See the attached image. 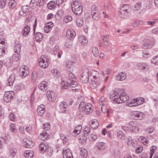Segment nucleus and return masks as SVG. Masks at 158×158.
<instances>
[{"mask_svg": "<svg viewBox=\"0 0 158 158\" xmlns=\"http://www.w3.org/2000/svg\"><path fill=\"white\" fill-rule=\"evenodd\" d=\"M53 52L54 55H57L58 58L61 57V51L59 50V47L58 45H56L53 49Z\"/></svg>", "mask_w": 158, "mask_h": 158, "instance_id": "23", "label": "nucleus"}, {"mask_svg": "<svg viewBox=\"0 0 158 158\" xmlns=\"http://www.w3.org/2000/svg\"><path fill=\"white\" fill-rule=\"evenodd\" d=\"M143 48H146L151 46L153 44V42L151 39H147L143 40Z\"/></svg>", "mask_w": 158, "mask_h": 158, "instance_id": "17", "label": "nucleus"}, {"mask_svg": "<svg viewBox=\"0 0 158 158\" xmlns=\"http://www.w3.org/2000/svg\"><path fill=\"white\" fill-rule=\"evenodd\" d=\"M73 12L76 15H80L83 11V6L81 2L78 0H73L71 4Z\"/></svg>", "mask_w": 158, "mask_h": 158, "instance_id": "2", "label": "nucleus"}, {"mask_svg": "<svg viewBox=\"0 0 158 158\" xmlns=\"http://www.w3.org/2000/svg\"><path fill=\"white\" fill-rule=\"evenodd\" d=\"M101 109L103 113H106L107 114V116H109V111L106 108V106L105 105H102L101 107Z\"/></svg>", "mask_w": 158, "mask_h": 158, "instance_id": "56", "label": "nucleus"}, {"mask_svg": "<svg viewBox=\"0 0 158 158\" xmlns=\"http://www.w3.org/2000/svg\"><path fill=\"white\" fill-rule=\"evenodd\" d=\"M137 68L139 70L147 71L148 69V65L145 63L140 62L137 64Z\"/></svg>", "mask_w": 158, "mask_h": 158, "instance_id": "12", "label": "nucleus"}, {"mask_svg": "<svg viewBox=\"0 0 158 158\" xmlns=\"http://www.w3.org/2000/svg\"><path fill=\"white\" fill-rule=\"evenodd\" d=\"M52 28L51 26H48V25H46L44 28V30L45 32L48 33L52 30Z\"/></svg>", "mask_w": 158, "mask_h": 158, "instance_id": "61", "label": "nucleus"}, {"mask_svg": "<svg viewBox=\"0 0 158 158\" xmlns=\"http://www.w3.org/2000/svg\"><path fill=\"white\" fill-rule=\"evenodd\" d=\"M129 13V11H128V12H126V11H124L123 10H121V9H120L119 15L121 18L123 19H125L127 17L128 13Z\"/></svg>", "mask_w": 158, "mask_h": 158, "instance_id": "34", "label": "nucleus"}, {"mask_svg": "<svg viewBox=\"0 0 158 158\" xmlns=\"http://www.w3.org/2000/svg\"><path fill=\"white\" fill-rule=\"evenodd\" d=\"M141 6V4L140 2H138L135 5L134 7V10H140Z\"/></svg>", "mask_w": 158, "mask_h": 158, "instance_id": "63", "label": "nucleus"}, {"mask_svg": "<svg viewBox=\"0 0 158 158\" xmlns=\"http://www.w3.org/2000/svg\"><path fill=\"white\" fill-rule=\"evenodd\" d=\"M64 13V11L62 10H59L56 13L55 17L58 19H60L61 18V16Z\"/></svg>", "mask_w": 158, "mask_h": 158, "instance_id": "47", "label": "nucleus"}, {"mask_svg": "<svg viewBox=\"0 0 158 158\" xmlns=\"http://www.w3.org/2000/svg\"><path fill=\"white\" fill-rule=\"evenodd\" d=\"M6 141L5 139L3 137H0V149L2 148L3 145L5 143Z\"/></svg>", "mask_w": 158, "mask_h": 158, "instance_id": "58", "label": "nucleus"}, {"mask_svg": "<svg viewBox=\"0 0 158 158\" xmlns=\"http://www.w3.org/2000/svg\"><path fill=\"white\" fill-rule=\"evenodd\" d=\"M91 14L92 18L94 19L97 20L99 19V13L96 6H92L91 8Z\"/></svg>", "mask_w": 158, "mask_h": 158, "instance_id": "9", "label": "nucleus"}, {"mask_svg": "<svg viewBox=\"0 0 158 158\" xmlns=\"http://www.w3.org/2000/svg\"><path fill=\"white\" fill-rule=\"evenodd\" d=\"M72 20V17L70 15H68L65 16L64 19V22L68 23Z\"/></svg>", "mask_w": 158, "mask_h": 158, "instance_id": "52", "label": "nucleus"}, {"mask_svg": "<svg viewBox=\"0 0 158 158\" xmlns=\"http://www.w3.org/2000/svg\"><path fill=\"white\" fill-rule=\"evenodd\" d=\"M117 135L118 138L122 139H124V136L123 135V133L122 131H118L117 133Z\"/></svg>", "mask_w": 158, "mask_h": 158, "instance_id": "60", "label": "nucleus"}, {"mask_svg": "<svg viewBox=\"0 0 158 158\" xmlns=\"http://www.w3.org/2000/svg\"><path fill=\"white\" fill-rule=\"evenodd\" d=\"M88 71L84 72L83 73L82 76L81 80L84 83H86L89 80V73Z\"/></svg>", "mask_w": 158, "mask_h": 158, "instance_id": "26", "label": "nucleus"}, {"mask_svg": "<svg viewBox=\"0 0 158 158\" xmlns=\"http://www.w3.org/2000/svg\"><path fill=\"white\" fill-rule=\"evenodd\" d=\"M23 145L26 148H31L32 147L34 143L31 139L30 140L28 138H25L23 140Z\"/></svg>", "mask_w": 158, "mask_h": 158, "instance_id": "11", "label": "nucleus"}, {"mask_svg": "<svg viewBox=\"0 0 158 158\" xmlns=\"http://www.w3.org/2000/svg\"><path fill=\"white\" fill-rule=\"evenodd\" d=\"M5 42L3 41H1L0 42V57L1 56L3 53H5L4 49L5 45Z\"/></svg>", "mask_w": 158, "mask_h": 158, "instance_id": "30", "label": "nucleus"}, {"mask_svg": "<svg viewBox=\"0 0 158 158\" xmlns=\"http://www.w3.org/2000/svg\"><path fill=\"white\" fill-rule=\"evenodd\" d=\"M46 58L44 57L43 58H40L39 59V66L42 68H46L48 66V64L46 60H45Z\"/></svg>", "mask_w": 158, "mask_h": 158, "instance_id": "14", "label": "nucleus"}, {"mask_svg": "<svg viewBox=\"0 0 158 158\" xmlns=\"http://www.w3.org/2000/svg\"><path fill=\"white\" fill-rule=\"evenodd\" d=\"M47 83L45 81L41 82L38 85L39 89L43 91H45L47 89Z\"/></svg>", "mask_w": 158, "mask_h": 158, "instance_id": "21", "label": "nucleus"}, {"mask_svg": "<svg viewBox=\"0 0 158 158\" xmlns=\"http://www.w3.org/2000/svg\"><path fill=\"white\" fill-rule=\"evenodd\" d=\"M91 124V127L94 129H96L99 125L98 123L96 120H92Z\"/></svg>", "mask_w": 158, "mask_h": 158, "instance_id": "44", "label": "nucleus"}, {"mask_svg": "<svg viewBox=\"0 0 158 158\" xmlns=\"http://www.w3.org/2000/svg\"><path fill=\"white\" fill-rule=\"evenodd\" d=\"M51 71L53 76L56 77H58L60 75L59 72L56 69H52Z\"/></svg>", "mask_w": 158, "mask_h": 158, "instance_id": "48", "label": "nucleus"}, {"mask_svg": "<svg viewBox=\"0 0 158 158\" xmlns=\"http://www.w3.org/2000/svg\"><path fill=\"white\" fill-rule=\"evenodd\" d=\"M76 35V32L73 29H70L68 30L67 32L66 36L69 39H73Z\"/></svg>", "mask_w": 158, "mask_h": 158, "instance_id": "18", "label": "nucleus"}, {"mask_svg": "<svg viewBox=\"0 0 158 158\" xmlns=\"http://www.w3.org/2000/svg\"><path fill=\"white\" fill-rule=\"evenodd\" d=\"M92 74L93 76L94 79L95 80H97L98 78L100 76L99 73L96 71H94L92 72Z\"/></svg>", "mask_w": 158, "mask_h": 158, "instance_id": "45", "label": "nucleus"}, {"mask_svg": "<svg viewBox=\"0 0 158 158\" xmlns=\"http://www.w3.org/2000/svg\"><path fill=\"white\" fill-rule=\"evenodd\" d=\"M81 155L84 158H86L88 155L87 150L84 148H82L81 151Z\"/></svg>", "mask_w": 158, "mask_h": 158, "instance_id": "49", "label": "nucleus"}, {"mask_svg": "<svg viewBox=\"0 0 158 158\" xmlns=\"http://www.w3.org/2000/svg\"><path fill=\"white\" fill-rule=\"evenodd\" d=\"M14 93L12 91H6L3 96V100L6 102H10L13 98Z\"/></svg>", "mask_w": 158, "mask_h": 158, "instance_id": "5", "label": "nucleus"}, {"mask_svg": "<svg viewBox=\"0 0 158 158\" xmlns=\"http://www.w3.org/2000/svg\"><path fill=\"white\" fill-rule=\"evenodd\" d=\"M139 139L145 146H147L148 145L149 141L146 137L140 136Z\"/></svg>", "mask_w": 158, "mask_h": 158, "instance_id": "33", "label": "nucleus"}, {"mask_svg": "<svg viewBox=\"0 0 158 158\" xmlns=\"http://www.w3.org/2000/svg\"><path fill=\"white\" fill-rule=\"evenodd\" d=\"M68 105L67 103L64 102H61L60 105V112L64 113L66 111V109L67 108Z\"/></svg>", "mask_w": 158, "mask_h": 158, "instance_id": "25", "label": "nucleus"}, {"mask_svg": "<svg viewBox=\"0 0 158 158\" xmlns=\"http://www.w3.org/2000/svg\"><path fill=\"white\" fill-rule=\"evenodd\" d=\"M106 102V100L105 97H102L99 100V104L101 105H105V103Z\"/></svg>", "mask_w": 158, "mask_h": 158, "instance_id": "62", "label": "nucleus"}, {"mask_svg": "<svg viewBox=\"0 0 158 158\" xmlns=\"http://www.w3.org/2000/svg\"><path fill=\"white\" fill-rule=\"evenodd\" d=\"M131 8V6L128 5L124 4L121 8V10H123L126 12L129 11L130 12V9Z\"/></svg>", "mask_w": 158, "mask_h": 158, "instance_id": "37", "label": "nucleus"}, {"mask_svg": "<svg viewBox=\"0 0 158 158\" xmlns=\"http://www.w3.org/2000/svg\"><path fill=\"white\" fill-rule=\"evenodd\" d=\"M30 31V27L28 26H25L23 30V35L25 36H27Z\"/></svg>", "mask_w": 158, "mask_h": 158, "instance_id": "35", "label": "nucleus"}, {"mask_svg": "<svg viewBox=\"0 0 158 158\" xmlns=\"http://www.w3.org/2000/svg\"><path fill=\"white\" fill-rule=\"evenodd\" d=\"M9 5L10 8H13L16 5V2L14 0H10L9 2Z\"/></svg>", "mask_w": 158, "mask_h": 158, "instance_id": "57", "label": "nucleus"}, {"mask_svg": "<svg viewBox=\"0 0 158 158\" xmlns=\"http://www.w3.org/2000/svg\"><path fill=\"white\" fill-rule=\"evenodd\" d=\"M127 77L126 74L125 72H121L116 75L115 79L118 81H123Z\"/></svg>", "mask_w": 158, "mask_h": 158, "instance_id": "13", "label": "nucleus"}, {"mask_svg": "<svg viewBox=\"0 0 158 158\" xmlns=\"http://www.w3.org/2000/svg\"><path fill=\"white\" fill-rule=\"evenodd\" d=\"M143 23L142 21L137 20L132 23V25L134 27H136L139 26L140 24H142Z\"/></svg>", "mask_w": 158, "mask_h": 158, "instance_id": "55", "label": "nucleus"}, {"mask_svg": "<svg viewBox=\"0 0 158 158\" xmlns=\"http://www.w3.org/2000/svg\"><path fill=\"white\" fill-rule=\"evenodd\" d=\"M10 130L14 133H16L17 130L15 129V125L14 123H11L10 126Z\"/></svg>", "mask_w": 158, "mask_h": 158, "instance_id": "59", "label": "nucleus"}, {"mask_svg": "<svg viewBox=\"0 0 158 158\" xmlns=\"http://www.w3.org/2000/svg\"><path fill=\"white\" fill-rule=\"evenodd\" d=\"M73 44L72 41H67L65 44V46L68 48H70L72 46Z\"/></svg>", "mask_w": 158, "mask_h": 158, "instance_id": "64", "label": "nucleus"}, {"mask_svg": "<svg viewBox=\"0 0 158 158\" xmlns=\"http://www.w3.org/2000/svg\"><path fill=\"white\" fill-rule=\"evenodd\" d=\"M89 82L90 83V87L92 89L96 88L99 84L97 81H94L93 79H91L89 80Z\"/></svg>", "mask_w": 158, "mask_h": 158, "instance_id": "27", "label": "nucleus"}, {"mask_svg": "<svg viewBox=\"0 0 158 158\" xmlns=\"http://www.w3.org/2000/svg\"><path fill=\"white\" fill-rule=\"evenodd\" d=\"M63 155L64 158H73L72 154L69 149H64Z\"/></svg>", "mask_w": 158, "mask_h": 158, "instance_id": "15", "label": "nucleus"}, {"mask_svg": "<svg viewBox=\"0 0 158 158\" xmlns=\"http://www.w3.org/2000/svg\"><path fill=\"white\" fill-rule=\"evenodd\" d=\"M79 110L81 112H84L87 114H90L93 111V107L90 104L81 102L80 104Z\"/></svg>", "mask_w": 158, "mask_h": 158, "instance_id": "3", "label": "nucleus"}, {"mask_svg": "<svg viewBox=\"0 0 158 158\" xmlns=\"http://www.w3.org/2000/svg\"><path fill=\"white\" fill-rule=\"evenodd\" d=\"M151 61L152 64L158 65V54L154 56L152 59Z\"/></svg>", "mask_w": 158, "mask_h": 158, "instance_id": "39", "label": "nucleus"}, {"mask_svg": "<svg viewBox=\"0 0 158 158\" xmlns=\"http://www.w3.org/2000/svg\"><path fill=\"white\" fill-rule=\"evenodd\" d=\"M35 40L38 42L41 41L43 39L42 34L40 32H37L35 34Z\"/></svg>", "mask_w": 158, "mask_h": 158, "instance_id": "31", "label": "nucleus"}, {"mask_svg": "<svg viewBox=\"0 0 158 158\" xmlns=\"http://www.w3.org/2000/svg\"><path fill=\"white\" fill-rule=\"evenodd\" d=\"M135 100L138 106L142 104L144 101V99L142 98H137Z\"/></svg>", "mask_w": 158, "mask_h": 158, "instance_id": "50", "label": "nucleus"}, {"mask_svg": "<svg viewBox=\"0 0 158 158\" xmlns=\"http://www.w3.org/2000/svg\"><path fill=\"white\" fill-rule=\"evenodd\" d=\"M113 102L118 103H123L127 101L128 97L127 96L124 92L123 89H115L113 94Z\"/></svg>", "mask_w": 158, "mask_h": 158, "instance_id": "1", "label": "nucleus"}, {"mask_svg": "<svg viewBox=\"0 0 158 158\" xmlns=\"http://www.w3.org/2000/svg\"><path fill=\"white\" fill-rule=\"evenodd\" d=\"M133 114L136 118L137 120H141L144 118V113L143 112L136 111L133 112Z\"/></svg>", "mask_w": 158, "mask_h": 158, "instance_id": "22", "label": "nucleus"}, {"mask_svg": "<svg viewBox=\"0 0 158 158\" xmlns=\"http://www.w3.org/2000/svg\"><path fill=\"white\" fill-rule=\"evenodd\" d=\"M76 23L77 26L81 27L83 24V20L82 18H77L76 20Z\"/></svg>", "mask_w": 158, "mask_h": 158, "instance_id": "38", "label": "nucleus"}, {"mask_svg": "<svg viewBox=\"0 0 158 158\" xmlns=\"http://www.w3.org/2000/svg\"><path fill=\"white\" fill-rule=\"evenodd\" d=\"M82 128V126L81 125L78 126L76 127L75 130L74 131L73 133L75 134L76 135H78L80 133Z\"/></svg>", "mask_w": 158, "mask_h": 158, "instance_id": "41", "label": "nucleus"}, {"mask_svg": "<svg viewBox=\"0 0 158 158\" xmlns=\"http://www.w3.org/2000/svg\"><path fill=\"white\" fill-rule=\"evenodd\" d=\"M69 77L67 81V85L69 87H75L77 85V82L75 81V78L74 75L72 73L69 74Z\"/></svg>", "mask_w": 158, "mask_h": 158, "instance_id": "4", "label": "nucleus"}, {"mask_svg": "<svg viewBox=\"0 0 158 158\" xmlns=\"http://www.w3.org/2000/svg\"><path fill=\"white\" fill-rule=\"evenodd\" d=\"M107 147L106 143L102 142L98 143L96 144V148L99 150H104L106 149Z\"/></svg>", "mask_w": 158, "mask_h": 158, "instance_id": "16", "label": "nucleus"}, {"mask_svg": "<svg viewBox=\"0 0 158 158\" xmlns=\"http://www.w3.org/2000/svg\"><path fill=\"white\" fill-rule=\"evenodd\" d=\"M138 123L136 121H131L129 123V127L131 131L134 132L138 131Z\"/></svg>", "mask_w": 158, "mask_h": 158, "instance_id": "8", "label": "nucleus"}, {"mask_svg": "<svg viewBox=\"0 0 158 158\" xmlns=\"http://www.w3.org/2000/svg\"><path fill=\"white\" fill-rule=\"evenodd\" d=\"M48 136V134L46 132L44 131L40 134V138L43 140H45V139H47Z\"/></svg>", "mask_w": 158, "mask_h": 158, "instance_id": "43", "label": "nucleus"}, {"mask_svg": "<svg viewBox=\"0 0 158 158\" xmlns=\"http://www.w3.org/2000/svg\"><path fill=\"white\" fill-rule=\"evenodd\" d=\"M157 149V147L155 146H152L151 147L150 153V157L149 158H152L154 153L155 152Z\"/></svg>", "mask_w": 158, "mask_h": 158, "instance_id": "40", "label": "nucleus"}, {"mask_svg": "<svg viewBox=\"0 0 158 158\" xmlns=\"http://www.w3.org/2000/svg\"><path fill=\"white\" fill-rule=\"evenodd\" d=\"M46 95L48 99L51 102H53L56 99V94L52 90L47 91L46 92Z\"/></svg>", "mask_w": 158, "mask_h": 158, "instance_id": "7", "label": "nucleus"}, {"mask_svg": "<svg viewBox=\"0 0 158 158\" xmlns=\"http://www.w3.org/2000/svg\"><path fill=\"white\" fill-rule=\"evenodd\" d=\"M21 47V45L20 43L18 42H16L14 47L15 53H20Z\"/></svg>", "mask_w": 158, "mask_h": 158, "instance_id": "28", "label": "nucleus"}, {"mask_svg": "<svg viewBox=\"0 0 158 158\" xmlns=\"http://www.w3.org/2000/svg\"><path fill=\"white\" fill-rule=\"evenodd\" d=\"M37 77V70H35L33 72L31 77L32 81L33 82H34L35 81Z\"/></svg>", "mask_w": 158, "mask_h": 158, "instance_id": "51", "label": "nucleus"}, {"mask_svg": "<svg viewBox=\"0 0 158 158\" xmlns=\"http://www.w3.org/2000/svg\"><path fill=\"white\" fill-rule=\"evenodd\" d=\"M40 150L42 151L49 152L51 151V148L47 143L42 142L40 145Z\"/></svg>", "mask_w": 158, "mask_h": 158, "instance_id": "10", "label": "nucleus"}, {"mask_svg": "<svg viewBox=\"0 0 158 158\" xmlns=\"http://www.w3.org/2000/svg\"><path fill=\"white\" fill-rule=\"evenodd\" d=\"M15 79L14 75L13 74L11 75L8 80L7 85L10 86L12 85L13 84Z\"/></svg>", "mask_w": 158, "mask_h": 158, "instance_id": "32", "label": "nucleus"}, {"mask_svg": "<svg viewBox=\"0 0 158 158\" xmlns=\"http://www.w3.org/2000/svg\"><path fill=\"white\" fill-rule=\"evenodd\" d=\"M90 131V128L88 127H86L83 130L84 135L85 136H87Z\"/></svg>", "mask_w": 158, "mask_h": 158, "instance_id": "54", "label": "nucleus"}, {"mask_svg": "<svg viewBox=\"0 0 158 158\" xmlns=\"http://www.w3.org/2000/svg\"><path fill=\"white\" fill-rule=\"evenodd\" d=\"M20 57V53H15L12 56V59L15 60L17 61Z\"/></svg>", "mask_w": 158, "mask_h": 158, "instance_id": "46", "label": "nucleus"}, {"mask_svg": "<svg viewBox=\"0 0 158 158\" xmlns=\"http://www.w3.org/2000/svg\"><path fill=\"white\" fill-rule=\"evenodd\" d=\"M37 111L39 115H43L45 111V106L43 104L39 106L37 109Z\"/></svg>", "mask_w": 158, "mask_h": 158, "instance_id": "20", "label": "nucleus"}, {"mask_svg": "<svg viewBox=\"0 0 158 158\" xmlns=\"http://www.w3.org/2000/svg\"><path fill=\"white\" fill-rule=\"evenodd\" d=\"M28 6H23L21 10L19 12V14L22 16H25L27 15V13L28 11Z\"/></svg>", "mask_w": 158, "mask_h": 158, "instance_id": "19", "label": "nucleus"}, {"mask_svg": "<svg viewBox=\"0 0 158 158\" xmlns=\"http://www.w3.org/2000/svg\"><path fill=\"white\" fill-rule=\"evenodd\" d=\"M34 153L32 151L27 150L24 153V155L26 158H32L34 156Z\"/></svg>", "mask_w": 158, "mask_h": 158, "instance_id": "29", "label": "nucleus"}, {"mask_svg": "<svg viewBox=\"0 0 158 158\" xmlns=\"http://www.w3.org/2000/svg\"><path fill=\"white\" fill-rule=\"evenodd\" d=\"M56 4H55V2L51 1L48 4V6L50 9H53L55 8L56 6Z\"/></svg>", "mask_w": 158, "mask_h": 158, "instance_id": "36", "label": "nucleus"}, {"mask_svg": "<svg viewBox=\"0 0 158 158\" xmlns=\"http://www.w3.org/2000/svg\"><path fill=\"white\" fill-rule=\"evenodd\" d=\"M50 124L47 123H44L43 126V129L46 131L49 130L50 129Z\"/></svg>", "mask_w": 158, "mask_h": 158, "instance_id": "53", "label": "nucleus"}, {"mask_svg": "<svg viewBox=\"0 0 158 158\" xmlns=\"http://www.w3.org/2000/svg\"><path fill=\"white\" fill-rule=\"evenodd\" d=\"M78 40L81 44L84 45H87L88 42L86 38L83 35H80L79 37Z\"/></svg>", "mask_w": 158, "mask_h": 158, "instance_id": "24", "label": "nucleus"}, {"mask_svg": "<svg viewBox=\"0 0 158 158\" xmlns=\"http://www.w3.org/2000/svg\"><path fill=\"white\" fill-rule=\"evenodd\" d=\"M29 73V71L27 66H22L20 69L19 74L22 77L24 78Z\"/></svg>", "mask_w": 158, "mask_h": 158, "instance_id": "6", "label": "nucleus"}, {"mask_svg": "<svg viewBox=\"0 0 158 158\" xmlns=\"http://www.w3.org/2000/svg\"><path fill=\"white\" fill-rule=\"evenodd\" d=\"M92 52L93 55L95 57L98 56L99 54V51L98 48L96 47H94L92 48Z\"/></svg>", "mask_w": 158, "mask_h": 158, "instance_id": "42", "label": "nucleus"}]
</instances>
